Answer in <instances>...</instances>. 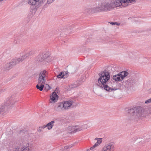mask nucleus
I'll return each instance as SVG.
<instances>
[{"mask_svg":"<svg viewBox=\"0 0 151 151\" xmlns=\"http://www.w3.org/2000/svg\"><path fill=\"white\" fill-rule=\"evenodd\" d=\"M99 75L100 77L96 81V85L100 88L109 92L116 91L120 88L121 84L119 83H115L112 81H109V74L106 70L101 72Z\"/></svg>","mask_w":151,"mask_h":151,"instance_id":"obj_1","label":"nucleus"},{"mask_svg":"<svg viewBox=\"0 0 151 151\" xmlns=\"http://www.w3.org/2000/svg\"><path fill=\"white\" fill-rule=\"evenodd\" d=\"M127 112L128 114V120L137 121L151 114V108L148 107L143 108L137 106L128 109Z\"/></svg>","mask_w":151,"mask_h":151,"instance_id":"obj_2","label":"nucleus"},{"mask_svg":"<svg viewBox=\"0 0 151 151\" xmlns=\"http://www.w3.org/2000/svg\"><path fill=\"white\" fill-rule=\"evenodd\" d=\"M45 0H28V4L30 6V12L34 14L37 9L43 4Z\"/></svg>","mask_w":151,"mask_h":151,"instance_id":"obj_3","label":"nucleus"},{"mask_svg":"<svg viewBox=\"0 0 151 151\" xmlns=\"http://www.w3.org/2000/svg\"><path fill=\"white\" fill-rule=\"evenodd\" d=\"M112 1L110 2H103L99 3L98 4L99 12H107L113 9Z\"/></svg>","mask_w":151,"mask_h":151,"instance_id":"obj_4","label":"nucleus"},{"mask_svg":"<svg viewBox=\"0 0 151 151\" xmlns=\"http://www.w3.org/2000/svg\"><path fill=\"white\" fill-rule=\"evenodd\" d=\"M135 0H115L112 1L113 9L115 7L122 8L128 6L129 2H134Z\"/></svg>","mask_w":151,"mask_h":151,"instance_id":"obj_5","label":"nucleus"},{"mask_svg":"<svg viewBox=\"0 0 151 151\" xmlns=\"http://www.w3.org/2000/svg\"><path fill=\"white\" fill-rule=\"evenodd\" d=\"M88 126L86 125L82 126H70L66 128V130L69 133L81 131L83 129H87Z\"/></svg>","mask_w":151,"mask_h":151,"instance_id":"obj_6","label":"nucleus"},{"mask_svg":"<svg viewBox=\"0 0 151 151\" xmlns=\"http://www.w3.org/2000/svg\"><path fill=\"white\" fill-rule=\"evenodd\" d=\"M47 77V73L46 70H44L41 71L39 75L38 79V84H45Z\"/></svg>","mask_w":151,"mask_h":151,"instance_id":"obj_7","label":"nucleus"},{"mask_svg":"<svg viewBox=\"0 0 151 151\" xmlns=\"http://www.w3.org/2000/svg\"><path fill=\"white\" fill-rule=\"evenodd\" d=\"M16 100L14 99V97H10L6 99L4 104V106L6 108H11L13 106L15 103Z\"/></svg>","mask_w":151,"mask_h":151,"instance_id":"obj_8","label":"nucleus"},{"mask_svg":"<svg viewBox=\"0 0 151 151\" xmlns=\"http://www.w3.org/2000/svg\"><path fill=\"white\" fill-rule=\"evenodd\" d=\"M84 12L85 13L88 14H93L99 12L97 4L96 6L93 7H86L84 10Z\"/></svg>","mask_w":151,"mask_h":151,"instance_id":"obj_9","label":"nucleus"},{"mask_svg":"<svg viewBox=\"0 0 151 151\" xmlns=\"http://www.w3.org/2000/svg\"><path fill=\"white\" fill-rule=\"evenodd\" d=\"M114 145L112 142L106 145L102 149L101 151H114Z\"/></svg>","mask_w":151,"mask_h":151,"instance_id":"obj_10","label":"nucleus"},{"mask_svg":"<svg viewBox=\"0 0 151 151\" xmlns=\"http://www.w3.org/2000/svg\"><path fill=\"white\" fill-rule=\"evenodd\" d=\"M56 92L58 93V91L57 88H56L55 91L52 93V94L50 96V102L51 103H54L56 102L58 100V96L56 94Z\"/></svg>","mask_w":151,"mask_h":151,"instance_id":"obj_11","label":"nucleus"},{"mask_svg":"<svg viewBox=\"0 0 151 151\" xmlns=\"http://www.w3.org/2000/svg\"><path fill=\"white\" fill-rule=\"evenodd\" d=\"M17 64L16 59H13L12 60L11 62L7 63L6 65V66L7 70H9L11 66H13Z\"/></svg>","mask_w":151,"mask_h":151,"instance_id":"obj_12","label":"nucleus"},{"mask_svg":"<svg viewBox=\"0 0 151 151\" xmlns=\"http://www.w3.org/2000/svg\"><path fill=\"white\" fill-rule=\"evenodd\" d=\"M54 109L55 110L58 111L65 110L63 105V102H62L58 104L56 106H55Z\"/></svg>","mask_w":151,"mask_h":151,"instance_id":"obj_13","label":"nucleus"},{"mask_svg":"<svg viewBox=\"0 0 151 151\" xmlns=\"http://www.w3.org/2000/svg\"><path fill=\"white\" fill-rule=\"evenodd\" d=\"M48 56V54L45 53L44 55H39L37 56V60L39 62H42Z\"/></svg>","mask_w":151,"mask_h":151,"instance_id":"obj_14","label":"nucleus"},{"mask_svg":"<svg viewBox=\"0 0 151 151\" xmlns=\"http://www.w3.org/2000/svg\"><path fill=\"white\" fill-rule=\"evenodd\" d=\"M119 74L122 81L129 75V73L128 70H125L120 72L119 73Z\"/></svg>","mask_w":151,"mask_h":151,"instance_id":"obj_15","label":"nucleus"},{"mask_svg":"<svg viewBox=\"0 0 151 151\" xmlns=\"http://www.w3.org/2000/svg\"><path fill=\"white\" fill-rule=\"evenodd\" d=\"M95 139L96 140H97V142L92 147L90 148V150H93L95 147L98 146L101 144L102 141L101 139V138H96Z\"/></svg>","mask_w":151,"mask_h":151,"instance_id":"obj_16","label":"nucleus"},{"mask_svg":"<svg viewBox=\"0 0 151 151\" xmlns=\"http://www.w3.org/2000/svg\"><path fill=\"white\" fill-rule=\"evenodd\" d=\"M63 102V105L64 110H66L72 104V102L71 101H66Z\"/></svg>","mask_w":151,"mask_h":151,"instance_id":"obj_17","label":"nucleus"},{"mask_svg":"<svg viewBox=\"0 0 151 151\" xmlns=\"http://www.w3.org/2000/svg\"><path fill=\"white\" fill-rule=\"evenodd\" d=\"M68 76V74L66 72H63L58 75L57 77L58 78H65L67 77Z\"/></svg>","mask_w":151,"mask_h":151,"instance_id":"obj_18","label":"nucleus"},{"mask_svg":"<svg viewBox=\"0 0 151 151\" xmlns=\"http://www.w3.org/2000/svg\"><path fill=\"white\" fill-rule=\"evenodd\" d=\"M55 122L54 120L51 121L50 122L47 124L46 125H45V127H47L48 129L49 130L51 129L52 128Z\"/></svg>","mask_w":151,"mask_h":151,"instance_id":"obj_19","label":"nucleus"},{"mask_svg":"<svg viewBox=\"0 0 151 151\" xmlns=\"http://www.w3.org/2000/svg\"><path fill=\"white\" fill-rule=\"evenodd\" d=\"M7 109L6 108L4 105H2L0 106V115H4L6 112V111Z\"/></svg>","mask_w":151,"mask_h":151,"instance_id":"obj_20","label":"nucleus"},{"mask_svg":"<svg viewBox=\"0 0 151 151\" xmlns=\"http://www.w3.org/2000/svg\"><path fill=\"white\" fill-rule=\"evenodd\" d=\"M112 78L116 81L118 82L122 81L119 73L117 75L113 76Z\"/></svg>","mask_w":151,"mask_h":151,"instance_id":"obj_21","label":"nucleus"},{"mask_svg":"<svg viewBox=\"0 0 151 151\" xmlns=\"http://www.w3.org/2000/svg\"><path fill=\"white\" fill-rule=\"evenodd\" d=\"M26 58V55H23L21 57L17 58H16L17 63L22 62L24 59Z\"/></svg>","mask_w":151,"mask_h":151,"instance_id":"obj_22","label":"nucleus"},{"mask_svg":"<svg viewBox=\"0 0 151 151\" xmlns=\"http://www.w3.org/2000/svg\"><path fill=\"white\" fill-rule=\"evenodd\" d=\"M44 87V85L42 83L38 84L36 86L37 88L40 91H42Z\"/></svg>","mask_w":151,"mask_h":151,"instance_id":"obj_23","label":"nucleus"},{"mask_svg":"<svg viewBox=\"0 0 151 151\" xmlns=\"http://www.w3.org/2000/svg\"><path fill=\"white\" fill-rule=\"evenodd\" d=\"M126 83L129 85H133V78H129L125 81Z\"/></svg>","mask_w":151,"mask_h":151,"instance_id":"obj_24","label":"nucleus"},{"mask_svg":"<svg viewBox=\"0 0 151 151\" xmlns=\"http://www.w3.org/2000/svg\"><path fill=\"white\" fill-rule=\"evenodd\" d=\"M44 90H45L46 91H47L49 89H51V87L47 84H45L44 85Z\"/></svg>","mask_w":151,"mask_h":151,"instance_id":"obj_25","label":"nucleus"},{"mask_svg":"<svg viewBox=\"0 0 151 151\" xmlns=\"http://www.w3.org/2000/svg\"><path fill=\"white\" fill-rule=\"evenodd\" d=\"M46 128L45 125H44L40 127H39L37 131L39 132H40L42 131L43 129Z\"/></svg>","mask_w":151,"mask_h":151,"instance_id":"obj_26","label":"nucleus"},{"mask_svg":"<svg viewBox=\"0 0 151 151\" xmlns=\"http://www.w3.org/2000/svg\"><path fill=\"white\" fill-rule=\"evenodd\" d=\"M34 54V52L31 50L27 53L26 54L24 55H26V58L29 56L32 55Z\"/></svg>","mask_w":151,"mask_h":151,"instance_id":"obj_27","label":"nucleus"},{"mask_svg":"<svg viewBox=\"0 0 151 151\" xmlns=\"http://www.w3.org/2000/svg\"><path fill=\"white\" fill-rule=\"evenodd\" d=\"M73 147V145H68V146H64L63 148V151H65V150H67L68 149H69Z\"/></svg>","mask_w":151,"mask_h":151,"instance_id":"obj_28","label":"nucleus"},{"mask_svg":"<svg viewBox=\"0 0 151 151\" xmlns=\"http://www.w3.org/2000/svg\"><path fill=\"white\" fill-rule=\"evenodd\" d=\"M22 151H30L29 148L27 147H24L22 148Z\"/></svg>","mask_w":151,"mask_h":151,"instance_id":"obj_29","label":"nucleus"},{"mask_svg":"<svg viewBox=\"0 0 151 151\" xmlns=\"http://www.w3.org/2000/svg\"><path fill=\"white\" fill-rule=\"evenodd\" d=\"M14 151H22V148L17 147L15 148Z\"/></svg>","mask_w":151,"mask_h":151,"instance_id":"obj_30","label":"nucleus"},{"mask_svg":"<svg viewBox=\"0 0 151 151\" xmlns=\"http://www.w3.org/2000/svg\"><path fill=\"white\" fill-rule=\"evenodd\" d=\"M77 85H76V84H73L71 85L70 86V88H73L77 87Z\"/></svg>","mask_w":151,"mask_h":151,"instance_id":"obj_31","label":"nucleus"},{"mask_svg":"<svg viewBox=\"0 0 151 151\" xmlns=\"http://www.w3.org/2000/svg\"><path fill=\"white\" fill-rule=\"evenodd\" d=\"M55 0H47V3L48 4H50L52 3Z\"/></svg>","mask_w":151,"mask_h":151,"instance_id":"obj_32","label":"nucleus"},{"mask_svg":"<svg viewBox=\"0 0 151 151\" xmlns=\"http://www.w3.org/2000/svg\"><path fill=\"white\" fill-rule=\"evenodd\" d=\"M110 23L112 25L116 24L118 26L120 24L117 23L116 22H111Z\"/></svg>","mask_w":151,"mask_h":151,"instance_id":"obj_33","label":"nucleus"},{"mask_svg":"<svg viewBox=\"0 0 151 151\" xmlns=\"http://www.w3.org/2000/svg\"><path fill=\"white\" fill-rule=\"evenodd\" d=\"M133 85L134 84H136V83L137 81H136V80H135L134 79H133Z\"/></svg>","mask_w":151,"mask_h":151,"instance_id":"obj_34","label":"nucleus"},{"mask_svg":"<svg viewBox=\"0 0 151 151\" xmlns=\"http://www.w3.org/2000/svg\"><path fill=\"white\" fill-rule=\"evenodd\" d=\"M5 89H4V90H2V91L4 92L5 91Z\"/></svg>","mask_w":151,"mask_h":151,"instance_id":"obj_35","label":"nucleus"},{"mask_svg":"<svg viewBox=\"0 0 151 151\" xmlns=\"http://www.w3.org/2000/svg\"><path fill=\"white\" fill-rule=\"evenodd\" d=\"M3 1V0H0V2H1Z\"/></svg>","mask_w":151,"mask_h":151,"instance_id":"obj_36","label":"nucleus"}]
</instances>
